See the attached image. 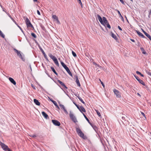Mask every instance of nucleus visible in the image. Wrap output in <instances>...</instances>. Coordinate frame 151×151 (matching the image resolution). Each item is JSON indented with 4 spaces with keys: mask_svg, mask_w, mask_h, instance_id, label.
<instances>
[{
    "mask_svg": "<svg viewBox=\"0 0 151 151\" xmlns=\"http://www.w3.org/2000/svg\"><path fill=\"white\" fill-rule=\"evenodd\" d=\"M14 51L15 52L17 53V55L19 56V58L22 59V61H24L25 60V59L24 55H23L22 53L20 51L17 50L15 48H14Z\"/></svg>",
    "mask_w": 151,
    "mask_h": 151,
    "instance_id": "obj_1",
    "label": "nucleus"
},
{
    "mask_svg": "<svg viewBox=\"0 0 151 151\" xmlns=\"http://www.w3.org/2000/svg\"><path fill=\"white\" fill-rule=\"evenodd\" d=\"M0 145L2 149L5 151H12L4 143L1 142H0Z\"/></svg>",
    "mask_w": 151,
    "mask_h": 151,
    "instance_id": "obj_2",
    "label": "nucleus"
},
{
    "mask_svg": "<svg viewBox=\"0 0 151 151\" xmlns=\"http://www.w3.org/2000/svg\"><path fill=\"white\" fill-rule=\"evenodd\" d=\"M61 64L62 66L65 69L69 75L71 76H72V74L68 67H67L65 63L62 62H61Z\"/></svg>",
    "mask_w": 151,
    "mask_h": 151,
    "instance_id": "obj_3",
    "label": "nucleus"
},
{
    "mask_svg": "<svg viewBox=\"0 0 151 151\" xmlns=\"http://www.w3.org/2000/svg\"><path fill=\"white\" fill-rule=\"evenodd\" d=\"M76 131L78 135L81 137L85 139L84 134L82 132L81 130L79 128H76Z\"/></svg>",
    "mask_w": 151,
    "mask_h": 151,
    "instance_id": "obj_4",
    "label": "nucleus"
},
{
    "mask_svg": "<svg viewBox=\"0 0 151 151\" xmlns=\"http://www.w3.org/2000/svg\"><path fill=\"white\" fill-rule=\"evenodd\" d=\"M103 19L104 21V24L103 25L105 26L106 25L107 27L109 29H110L111 28V26L109 24L108 22L106 19V18L105 17H103Z\"/></svg>",
    "mask_w": 151,
    "mask_h": 151,
    "instance_id": "obj_5",
    "label": "nucleus"
},
{
    "mask_svg": "<svg viewBox=\"0 0 151 151\" xmlns=\"http://www.w3.org/2000/svg\"><path fill=\"white\" fill-rule=\"evenodd\" d=\"M69 116L70 119L74 122L76 123L77 122L76 117L74 116L71 111H70Z\"/></svg>",
    "mask_w": 151,
    "mask_h": 151,
    "instance_id": "obj_6",
    "label": "nucleus"
},
{
    "mask_svg": "<svg viewBox=\"0 0 151 151\" xmlns=\"http://www.w3.org/2000/svg\"><path fill=\"white\" fill-rule=\"evenodd\" d=\"M25 22L27 27H31L32 28H34L33 26L27 18H26Z\"/></svg>",
    "mask_w": 151,
    "mask_h": 151,
    "instance_id": "obj_7",
    "label": "nucleus"
},
{
    "mask_svg": "<svg viewBox=\"0 0 151 151\" xmlns=\"http://www.w3.org/2000/svg\"><path fill=\"white\" fill-rule=\"evenodd\" d=\"M113 91L116 95V97L117 98L121 97V95L120 92L118 90L114 89L113 90Z\"/></svg>",
    "mask_w": 151,
    "mask_h": 151,
    "instance_id": "obj_8",
    "label": "nucleus"
},
{
    "mask_svg": "<svg viewBox=\"0 0 151 151\" xmlns=\"http://www.w3.org/2000/svg\"><path fill=\"white\" fill-rule=\"evenodd\" d=\"M136 79L139 82L141 83L143 86H145V84L143 81L141 79H140L139 77L137 76H134Z\"/></svg>",
    "mask_w": 151,
    "mask_h": 151,
    "instance_id": "obj_9",
    "label": "nucleus"
},
{
    "mask_svg": "<svg viewBox=\"0 0 151 151\" xmlns=\"http://www.w3.org/2000/svg\"><path fill=\"white\" fill-rule=\"evenodd\" d=\"M97 17L98 19L99 20L101 23V24H103L104 23V21L103 20V19H102L101 17L99 14H97Z\"/></svg>",
    "mask_w": 151,
    "mask_h": 151,
    "instance_id": "obj_10",
    "label": "nucleus"
},
{
    "mask_svg": "<svg viewBox=\"0 0 151 151\" xmlns=\"http://www.w3.org/2000/svg\"><path fill=\"white\" fill-rule=\"evenodd\" d=\"M52 122L54 125L57 126H59L60 125V123L57 120H52Z\"/></svg>",
    "mask_w": 151,
    "mask_h": 151,
    "instance_id": "obj_11",
    "label": "nucleus"
},
{
    "mask_svg": "<svg viewBox=\"0 0 151 151\" xmlns=\"http://www.w3.org/2000/svg\"><path fill=\"white\" fill-rule=\"evenodd\" d=\"M59 106H60V107L61 108V109H62L63 110L65 113L66 114H68V113L66 109H65L64 106L63 105L61 104H60L59 105Z\"/></svg>",
    "mask_w": 151,
    "mask_h": 151,
    "instance_id": "obj_12",
    "label": "nucleus"
},
{
    "mask_svg": "<svg viewBox=\"0 0 151 151\" xmlns=\"http://www.w3.org/2000/svg\"><path fill=\"white\" fill-rule=\"evenodd\" d=\"M83 114V112H86V111L85 109L84 108V107L82 106H81L79 107V109H78Z\"/></svg>",
    "mask_w": 151,
    "mask_h": 151,
    "instance_id": "obj_13",
    "label": "nucleus"
},
{
    "mask_svg": "<svg viewBox=\"0 0 151 151\" xmlns=\"http://www.w3.org/2000/svg\"><path fill=\"white\" fill-rule=\"evenodd\" d=\"M39 47V49L40 50V51H41V52H42L43 54L44 55V56L45 58H46L47 55L46 54H45V52L42 49L40 45L38 46Z\"/></svg>",
    "mask_w": 151,
    "mask_h": 151,
    "instance_id": "obj_14",
    "label": "nucleus"
},
{
    "mask_svg": "<svg viewBox=\"0 0 151 151\" xmlns=\"http://www.w3.org/2000/svg\"><path fill=\"white\" fill-rule=\"evenodd\" d=\"M9 79L11 82L13 83L14 85H15L16 84V82L13 78L10 77L9 78Z\"/></svg>",
    "mask_w": 151,
    "mask_h": 151,
    "instance_id": "obj_15",
    "label": "nucleus"
},
{
    "mask_svg": "<svg viewBox=\"0 0 151 151\" xmlns=\"http://www.w3.org/2000/svg\"><path fill=\"white\" fill-rule=\"evenodd\" d=\"M42 114L45 119H47L49 117L48 115L45 112L42 111Z\"/></svg>",
    "mask_w": 151,
    "mask_h": 151,
    "instance_id": "obj_16",
    "label": "nucleus"
},
{
    "mask_svg": "<svg viewBox=\"0 0 151 151\" xmlns=\"http://www.w3.org/2000/svg\"><path fill=\"white\" fill-rule=\"evenodd\" d=\"M58 82L62 86L64 87L66 89H67L68 88L65 85V84L61 81L60 80H58Z\"/></svg>",
    "mask_w": 151,
    "mask_h": 151,
    "instance_id": "obj_17",
    "label": "nucleus"
},
{
    "mask_svg": "<svg viewBox=\"0 0 151 151\" xmlns=\"http://www.w3.org/2000/svg\"><path fill=\"white\" fill-rule=\"evenodd\" d=\"M52 17L53 19L57 21V22L58 23V24L60 23V22L58 20V17L55 15H53Z\"/></svg>",
    "mask_w": 151,
    "mask_h": 151,
    "instance_id": "obj_18",
    "label": "nucleus"
},
{
    "mask_svg": "<svg viewBox=\"0 0 151 151\" xmlns=\"http://www.w3.org/2000/svg\"><path fill=\"white\" fill-rule=\"evenodd\" d=\"M137 32L138 35L141 37L143 38H145V37L143 35V34L138 31H137Z\"/></svg>",
    "mask_w": 151,
    "mask_h": 151,
    "instance_id": "obj_19",
    "label": "nucleus"
},
{
    "mask_svg": "<svg viewBox=\"0 0 151 151\" xmlns=\"http://www.w3.org/2000/svg\"><path fill=\"white\" fill-rule=\"evenodd\" d=\"M34 102L36 105L39 106L40 105V103L39 102V101L37 100L36 99H34Z\"/></svg>",
    "mask_w": 151,
    "mask_h": 151,
    "instance_id": "obj_20",
    "label": "nucleus"
},
{
    "mask_svg": "<svg viewBox=\"0 0 151 151\" xmlns=\"http://www.w3.org/2000/svg\"><path fill=\"white\" fill-rule=\"evenodd\" d=\"M76 82L78 86H80L81 85L79 81L78 80V77L77 76H76Z\"/></svg>",
    "mask_w": 151,
    "mask_h": 151,
    "instance_id": "obj_21",
    "label": "nucleus"
},
{
    "mask_svg": "<svg viewBox=\"0 0 151 151\" xmlns=\"http://www.w3.org/2000/svg\"><path fill=\"white\" fill-rule=\"evenodd\" d=\"M142 32H143V33H144V34L145 35L148 37L149 39L151 37L148 34V33H146L144 30L143 29H142Z\"/></svg>",
    "mask_w": 151,
    "mask_h": 151,
    "instance_id": "obj_22",
    "label": "nucleus"
},
{
    "mask_svg": "<svg viewBox=\"0 0 151 151\" xmlns=\"http://www.w3.org/2000/svg\"><path fill=\"white\" fill-rule=\"evenodd\" d=\"M49 56L53 60L56 58V57L53 56L51 54H49Z\"/></svg>",
    "mask_w": 151,
    "mask_h": 151,
    "instance_id": "obj_23",
    "label": "nucleus"
},
{
    "mask_svg": "<svg viewBox=\"0 0 151 151\" xmlns=\"http://www.w3.org/2000/svg\"><path fill=\"white\" fill-rule=\"evenodd\" d=\"M51 68L52 70V71L53 72V73L55 74H56L57 76H58V74L56 72L55 69L54 68L52 67H51Z\"/></svg>",
    "mask_w": 151,
    "mask_h": 151,
    "instance_id": "obj_24",
    "label": "nucleus"
},
{
    "mask_svg": "<svg viewBox=\"0 0 151 151\" xmlns=\"http://www.w3.org/2000/svg\"><path fill=\"white\" fill-rule=\"evenodd\" d=\"M77 97L82 103L83 104H85V102L83 101L81 97H80L79 95L77 96Z\"/></svg>",
    "mask_w": 151,
    "mask_h": 151,
    "instance_id": "obj_25",
    "label": "nucleus"
},
{
    "mask_svg": "<svg viewBox=\"0 0 151 151\" xmlns=\"http://www.w3.org/2000/svg\"><path fill=\"white\" fill-rule=\"evenodd\" d=\"M53 61L55 63V64L58 66H59V63L57 58L54 60Z\"/></svg>",
    "mask_w": 151,
    "mask_h": 151,
    "instance_id": "obj_26",
    "label": "nucleus"
},
{
    "mask_svg": "<svg viewBox=\"0 0 151 151\" xmlns=\"http://www.w3.org/2000/svg\"><path fill=\"white\" fill-rule=\"evenodd\" d=\"M140 49L141 50V51L142 52V53L143 54H145L146 53V52L144 50V49L143 48L141 47L140 48Z\"/></svg>",
    "mask_w": 151,
    "mask_h": 151,
    "instance_id": "obj_27",
    "label": "nucleus"
},
{
    "mask_svg": "<svg viewBox=\"0 0 151 151\" xmlns=\"http://www.w3.org/2000/svg\"><path fill=\"white\" fill-rule=\"evenodd\" d=\"M111 36L114 39H115V40L116 39V36L112 32L111 33Z\"/></svg>",
    "mask_w": 151,
    "mask_h": 151,
    "instance_id": "obj_28",
    "label": "nucleus"
},
{
    "mask_svg": "<svg viewBox=\"0 0 151 151\" xmlns=\"http://www.w3.org/2000/svg\"><path fill=\"white\" fill-rule=\"evenodd\" d=\"M83 115L84 117L87 120V121L90 124V121L87 118V117H86V115L84 114L83 113Z\"/></svg>",
    "mask_w": 151,
    "mask_h": 151,
    "instance_id": "obj_29",
    "label": "nucleus"
},
{
    "mask_svg": "<svg viewBox=\"0 0 151 151\" xmlns=\"http://www.w3.org/2000/svg\"><path fill=\"white\" fill-rule=\"evenodd\" d=\"M116 10L117 12L118 13V14H119L120 17H122V18H123H123L120 12L117 9H116Z\"/></svg>",
    "mask_w": 151,
    "mask_h": 151,
    "instance_id": "obj_30",
    "label": "nucleus"
},
{
    "mask_svg": "<svg viewBox=\"0 0 151 151\" xmlns=\"http://www.w3.org/2000/svg\"><path fill=\"white\" fill-rule=\"evenodd\" d=\"M0 36L4 38L5 37V35L3 34L2 32L0 30Z\"/></svg>",
    "mask_w": 151,
    "mask_h": 151,
    "instance_id": "obj_31",
    "label": "nucleus"
},
{
    "mask_svg": "<svg viewBox=\"0 0 151 151\" xmlns=\"http://www.w3.org/2000/svg\"><path fill=\"white\" fill-rule=\"evenodd\" d=\"M50 101L53 103L55 106H57V104L55 101L52 100V99L50 100Z\"/></svg>",
    "mask_w": 151,
    "mask_h": 151,
    "instance_id": "obj_32",
    "label": "nucleus"
},
{
    "mask_svg": "<svg viewBox=\"0 0 151 151\" xmlns=\"http://www.w3.org/2000/svg\"><path fill=\"white\" fill-rule=\"evenodd\" d=\"M31 35L34 38H36V35L34 33H31Z\"/></svg>",
    "mask_w": 151,
    "mask_h": 151,
    "instance_id": "obj_33",
    "label": "nucleus"
},
{
    "mask_svg": "<svg viewBox=\"0 0 151 151\" xmlns=\"http://www.w3.org/2000/svg\"><path fill=\"white\" fill-rule=\"evenodd\" d=\"M72 55L74 57H76L77 56V55H76V53L74 51H72Z\"/></svg>",
    "mask_w": 151,
    "mask_h": 151,
    "instance_id": "obj_34",
    "label": "nucleus"
},
{
    "mask_svg": "<svg viewBox=\"0 0 151 151\" xmlns=\"http://www.w3.org/2000/svg\"><path fill=\"white\" fill-rule=\"evenodd\" d=\"M96 112H97V114L99 116V117H100L101 116V115L100 114V113L99 112V111H97V110H96Z\"/></svg>",
    "mask_w": 151,
    "mask_h": 151,
    "instance_id": "obj_35",
    "label": "nucleus"
},
{
    "mask_svg": "<svg viewBox=\"0 0 151 151\" xmlns=\"http://www.w3.org/2000/svg\"><path fill=\"white\" fill-rule=\"evenodd\" d=\"M11 18V19L12 20V21H13V22L15 23V24L16 25H17V24L16 22H15V21L14 20V19L12 18L11 17H10Z\"/></svg>",
    "mask_w": 151,
    "mask_h": 151,
    "instance_id": "obj_36",
    "label": "nucleus"
},
{
    "mask_svg": "<svg viewBox=\"0 0 151 151\" xmlns=\"http://www.w3.org/2000/svg\"><path fill=\"white\" fill-rule=\"evenodd\" d=\"M73 104L75 105V106L77 107L78 109H79V106L78 105L76 104L75 102H73Z\"/></svg>",
    "mask_w": 151,
    "mask_h": 151,
    "instance_id": "obj_37",
    "label": "nucleus"
},
{
    "mask_svg": "<svg viewBox=\"0 0 151 151\" xmlns=\"http://www.w3.org/2000/svg\"><path fill=\"white\" fill-rule=\"evenodd\" d=\"M146 73L147 74L151 76V73L149 72V71H146Z\"/></svg>",
    "mask_w": 151,
    "mask_h": 151,
    "instance_id": "obj_38",
    "label": "nucleus"
},
{
    "mask_svg": "<svg viewBox=\"0 0 151 151\" xmlns=\"http://www.w3.org/2000/svg\"><path fill=\"white\" fill-rule=\"evenodd\" d=\"M78 1H79V3L80 4V5H81V6L82 7V4L81 2V0H78Z\"/></svg>",
    "mask_w": 151,
    "mask_h": 151,
    "instance_id": "obj_39",
    "label": "nucleus"
},
{
    "mask_svg": "<svg viewBox=\"0 0 151 151\" xmlns=\"http://www.w3.org/2000/svg\"><path fill=\"white\" fill-rule=\"evenodd\" d=\"M30 136L32 137H37L36 135L35 134L31 135H30Z\"/></svg>",
    "mask_w": 151,
    "mask_h": 151,
    "instance_id": "obj_40",
    "label": "nucleus"
},
{
    "mask_svg": "<svg viewBox=\"0 0 151 151\" xmlns=\"http://www.w3.org/2000/svg\"><path fill=\"white\" fill-rule=\"evenodd\" d=\"M93 63L94 65H95V66H96V67H100V66L99 65L96 63Z\"/></svg>",
    "mask_w": 151,
    "mask_h": 151,
    "instance_id": "obj_41",
    "label": "nucleus"
},
{
    "mask_svg": "<svg viewBox=\"0 0 151 151\" xmlns=\"http://www.w3.org/2000/svg\"><path fill=\"white\" fill-rule=\"evenodd\" d=\"M18 26V27L20 29V30L22 31V32H23V31L22 30V28H21V27L19 26V25H18V24L17 25Z\"/></svg>",
    "mask_w": 151,
    "mask_h": 151,
    "instance_id": "obj_42",
    "label": "nucleus"
},
{
    "mask_svg": "<svg viewBox=\"0 0 151 151\" xmlns=\"http://www.w3.org/2000/svg\"><path fill=\"white\" fill-rule=\"evenodd\" d=\"M31 86L34 89H36L35 87L32 84H31Z\"/></svg>",
    "mask_w": 151,
    "mask_h": 151,
    "instance_id": "obj_43",
    "label": "nucleus"
},
{
    "mask_svg": "<svg viewBox=\"0 0 151 151\" xmlns=\"http://www.w3.org/2000/svg\"><path fill=\"white\" fill-rule=\"evenodd\" d=\"M119 1L122 4H124V3L123 0H119Z\"/></svg>",
    "mask_w": 151,
    "mask_h": 151,
    "instance_id": "obj_44",
    "label": "nucleus"
},
{
    "mask_svg": "<svg viewBox=\"0 0 151 151\" xmlns=\"http://www.w3.org/2000/svg\"><path fill=\"white\" fill-rule=\"evenodd\" d=\"M136 73L137 74H138V75H140L141 74V73L140 72H139L137 71L136 72Z\"/></svg>",
    "mask_w": 151,
    "mask_h": 151,
    "instance_id": "obj_45",
    "label": "nucleus"
},
{
    "mask_svg": "<svg viewBox=\"0 0 151 151\" xmlns=\"http://www.w3.org/2000/svg\"><path fill=\"white\" fill-rule=\"evenodd\" d=\"M37 14L38 15H40V12H39V11L38 10H37Z\"/></svg>",
    "mask_w": 151,
    "mask_h": 151,
    "instance_id": "obj_46",
    "label": "nucleus"
},
{
    "mask_svg": "<svg viewBox=\"0 0 151 151\" xmlns=\"http://www.w3.org/2000/svg\"><path fill=\"white\" fill-rule=\"evenodd\" d=\"M118 29L120 30H122V29L121 28V27L119 26H118Z\"/></svg>",
    "mask_w": 151,
    "mask_h": 151,
    "instance_id": "obj_47",
    "label": "nucleus"
},
{
    "mask_svg": "<svg viewBox=\"0 0 151 151\" xmlns=\"http://www.w3.org/2000/svg\"><path fill=\"white\" fill-rule=\"evenodd\" d=\"M141 114H142V115H143L145 117V114L142 112H141Z\"/></svg>",
    "mask_w": 151,
    "mask_h": 151,
    "instance_id": "obj_48",
    "label": "nucleus"
},
{
    "mask_svg": "<svg viewBox=\"0 0 151 151\" xmlns=\"http://www.w3.org/2000/svg\"><path fill=\"white\" fill-rule=\"evenodd\" d=\"M101 84H102V85L103 86V87H104V86H105L104 84L102 81H101Z\"/></svg>",
    "mask_w": 151,
    "mask_h": 151,
    "instance_id": "obj_49",
    "label": "nucleus"
},
{
    "mask_svg": "<svg viewBox=\"0 0 151 151\" xmlns=\"http://www.w3.org/2000/svg\"><path fill=\"white\" fill-rule=\"evenodd\" d=\"M131 40L132 41V42H134L135 41V40H133V39H131Z\"/></svg>",
    "mask_w": 151,
    "mask_h": 151,
    "instance_id": "obj_50",
    "label": "nucleus"
},
{
    "mask_svg": "<svg viewBox=\"0 0 151 151\" xmlns=\"http://www.w3.org/2000/svg\"><path fill=\"white\" fill-rule=\"evenodd\" d=\"M56 107H57V108L58 109H60V108L59 107V106H58V104H57V106H56Z\"/></svg>",
    "mask_w": 151,
    "mask_h": 151,
    "instance_id": "obj_51",
    "label": "nucleus"
},
{
    "mask_svg": "<svg viewBox=\"0 0 151 151\" xmlns=\"http://www.w3.org/2000/svg\"><path fill=\"white\" fill-rule=\"evenodd\" d=\"M29 67H30V69L32 71V68H31V66L30 65H29Z\"/></svg>",
    "mask_w": 151,
    "mask_h": 151,
    "instance_id": "obj_52",
    "label": "nucleus"
},
{
    "mask_svg": "<svg viewBox=\"0 0 151 151\" xmlns=\"http://www.w3.org/2000/svg\"><path fill=\"white\" fill-rule=\"evenodd\" d=\"M137 95H138V96H141V95H140V94L139 93H137Z\"/></svg>",
    "mask_w": 151,
    "mask_h": 151,
    "instance_id": "obj_53",
    "label": "nucleus"
},
{
    "mask_svg": "<svg viewBox=\"0 0 151 151\" xmlns=\"http://www.w3.org/2000/svg\"><path fill=\"white\" fill-rule=\"evenodd\" d=\"M140 75L142 77H144V75L143 74H142L141 73Z\"/></svg>",
    "mask_w": 151,
    "mask_h": 151,
    "instance_id": "obj_54",
    "label": "nucleus"
},
{
    "mask_svg": "<svg viewBox=\"0 0 151 151\" xmlns=\"http://www.w3.org/2000/svg\"><path fill=\"white\" fill-rule=\"evenodd\" d=\"M33 1L35 2H37V0H33Z\"/></svg>",
    "mask_w": 151,
    "mask_h": 151,
    "instance_id": "obj_55",
    "label": "nucleus"
},
{
    "mask_svg": "<svg viewBox=\"0 0 151 151\" xmlns=\"http://www.w3.org/2000/svg\"><path fill=\"white\" fill-rule=\"evenodd\" d=\"M151 14V10H150V12L149 13V15Z\"/></svg>",
    "mask_w": 151,
    "mask_h": 151,
    "instance_id": "obj_56",
    "label": "nucleus"
},
{
    "mask_svg": "<svg viewBox=\"0 0 151 151\" xmlns=\"http://www.w3.org/2000/svg\"><path fill=\"white\" fill-rule=\"evenodd\" d=\"M137 43H138V45H139V44H140L139 42H138Z\"/></svg>",
    "mask_w": 151,
    "mask_h": 151,
    "instance_id": "obj_57",
    "label": "nucleus"
},
{
    "mask_svg": "<svg viewBox=\"0 0 151 151\" xmlns=\"http://www.w3.org/2000/svg\"><path fill=\"white\" fill-rule=\"evenodd\" d=\"M149 39L151 41V37Z\"/></svg>",
    "mask_w": 151,
    "mask_h": 151,
    "instance_id": "obj_58",
    "label": "nucleus"
},
{
    "mask_svg": "<svg viewBox=\"0 0 151 151\" xmlns=\"http://www.w3.org/2000/svg\"><path fill=\"white\" fill-rule=\"evenodd\" d=\"M131 1H132V2H133V0H130Z\"/></svg>",
    "mask_w": 151,
    "mask_h": 151,
    "instance_id": "obj_59",
    "label": "nucleus"
},
{
    "mask_svg": "<svg viewBox=\"0 0 151 151\" xmlns=\"http://www.w3.org/2000/svg\"><path fill=\"white\" fill-rule=\"evenodd\" d=\"M121 19H122L123 20L124 19H123V18H121Z\"/></svg>",
    "mask_w": 151,
    "mask_h": 151,
    "instance_id": "obj_60",
    "label": "nucleus"
},
{
    "mask_svg": "<svg viewBox=\"0 0 151 151\" xmlns=\"http://www.w3.org/2000/svg\"><path fill=\"white\" fill-rule=\"evenodd\" d=\"M122 118L123 119H124V117H122Z\"/></svg>",
    "mask_w": 151,
    "mask_h": 151,
    "instance_id": "obj_61",
    "label": "nucleus"
}]
</instances>
